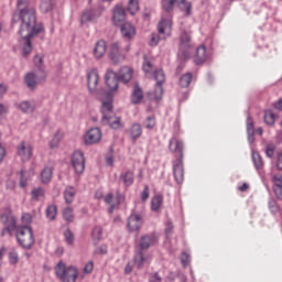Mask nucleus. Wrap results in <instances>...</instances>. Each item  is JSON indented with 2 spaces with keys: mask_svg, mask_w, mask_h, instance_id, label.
<instances>
[{
  "mask_svg": "<svg viewBox=\"0 0 282 282\" xmlns=\"http://www.w3.org/2000/svg\"><path fill=\"white\" fill-rule=\"evenodd\" d=\"M20 28H30L32 25H39L36 19V9L30 7V0H18L17 11L12 14L11 28L18 25Z\"/></svg>",
  "mask_w": 282,
  "mask_h": 282,
  "instance_id": "nucleus-1",
  "label": "nucleus"
},
{
  "mask_svg": "<svg viewBox=\"0 0 282 282\" xmlns=\"http://www.w3.org/2000/svg\"><path fill=\"white\" fill-rule=\"evenodd\" d=\"M33 63L37 70L26 73L24 76V83L31 91H34L39 85H43L47 80V70H45L43 65V56L36 54L33 57Z\"/></svg>",
  "mask_w": 282,
  "mask_h": 282,
  "instance_id": "nucleus-2",
  "label": "nucleus"
},
{
  "mask_svg": "<svg viewBox=\"0 0 282 282\" xmlns=\"http://www.w3.org/2000/svg\"><path fill=\"white\" fill-rule=\"evenodd\" d=\"M18 33L22 41H24L22 56L28 58L32 54V39L39 36V34H45V26L41 22L37 25L20 26Z\"/></svg>",
  "mask_w": 282,
  "mask_h": 282,
  "instance_id": "nucleus-3",
  "label": "nucleus"
},
{
  "mask_svg": "<svg viewBox=\"0 0 282 282\" xmlns=\"http://www.w3.org/2000/svg\"><path fill=\"white\" fill-rule=\"evenodd\" d=\"M55 274L62 282H76V279H78V269L74 265L66 267L65 262L61 260L55 267Z\"/></svg>",
  "mask_w": 282,
  "mask_h": 282,
  "instance_id": "nucleus-4",
  "label": "nucleus"
},
{
  "mask_svg": "<svg viewBox=\"0 0 282 282\" xmlns=\"http://www.w3.org/2000/svg\"><path fill=\"white\" fill-rule=\"evenodd\" d=\"M0 221L6 226L1 230V237H6V235H10L12 237V232L17 230V217L12 215V208L6 207L4 212L0 215Z\"/></svg>",
  "mask_w": 282,
  "mask_h": 282,
  "instance_id": "nucleus-5",
  "label": "nucleus"
},
{
  "mask_svg": "<svg viewBox=\"0 0 282 282\" xmlns=\"http://www.w3.org/2000/svg\"><path fill=\"white\" fill-rule=\"evenodd\" d=\"M18 243L25 250H30L34 246V231L30 226H22L18 229L17 234Z\"/></svg>",
  "mask_w": 282,
  "mask_h": 282,
  "instance_id": "nucleus-6",
  "label": "nucleus"
},
{
  "mask_svg": "<svg viewBox=\"0 0 282 282\" xmlns=\"http://www.w3.org/2000/svg\"><path fill=\"white\" fill-rule=\"evenodd\" d=\"M97 98L101 100V113L102 116H109L113 111V95L111 91L100 88L96 91Z\"/></svg>",
  "mask_w": 282,
  "mask_h": 282,
  "instance_id": "nucleus-7",
  "label": "nucleus"
},
{
  "mask_svg": "<svg viewBox=\"0 0 282 282\" xmlns=\"http://www.w3.org/2000/svg\"><path fill=\"white\" fill-rule=\"evenodd\" d=\"M177 3V0H162L161 6L162 9L165 12H173L175 4ZM178 8L182 10V12H185L186 17H191L193 4L191 2H187L186 0H181L178 2Z\"/></svg>",
  "mask_w": 282,
  "mask_h": 282,
  "instance_id": "nucleus-8",
  "label": "nucleus"
},
{
  "mask_svg": "<svg viewBox=\"0 0 282 282\" xmlns=\"http://www.w3.org/2000/svg\"><path fill=\"white\" fill-rule=\"evenodd\" d=\"M153 78L156 80V86L154 89V100L155 102H160L164 96V83H166V74H164L163 69H156L153 72Z\"/></svg>",
  "mask_w": 282,
  "mask_h": 282,
  "instance_id": "nucleus-9",
  "label": "nucleus"
},
{
  "mask_svg": "<svg viewBox=\"0 0 282 282\" xmlns=\"http://www.w3.org/2000/svg\"><path fill=\"white\" fill-rule=\"evenodd\" d=\"M191 50H193V44H191V33L183 31L180 35L178 54H181L183 58H191Z\"/></svg>",
  "mask_w": 282,
  "mask_h": 282,
  "instance_id": "nucleus-10",
  "label": "nucleus"
},
{
  "mask_svg": "<svg viewBox=\"0 0 282 282\" xmlns=\"http://www.w3.org/2000/svg\"><path fill=\"white\" fill-rule=\"evenodd\" d=\"M159 241H160V236H158V232L155 231L143 235L139 240V250L141 251L149 250V248L153 246H158Z\"/></svg>",
  "mask_w": 282,
  "mask_h": 282,
  "instance_id": "nucleus-11",
  "label": "nucleus"
},
{
  "mask_svg": "<svg viewBox=\"0 0 282 282\" xmlns=\"http://www.w3.org/2000/svg\"><path fill=\"white\" fill-rule=\"evenodd\" d=\"M72 166L77 175L85 173V154L80 150H76L72 155Z\"/></svg>",
  "mask_w": 282,
  "mask_h": 282,
  "instance_id": "nucleus-12",
  "label": "nucleus"
},
{
  "mask_svg": "<svg viewBox=\"0 0 282 282\" xmlns=\"http://www.w3.org/2000/svg\"><path fill=\"white\" fill-rule=\"evenodd\" d=\"M169 150L173 153L176 160H184V142L177 138H172L169 143Z\"/></svg>",
  "mask_w": 282,
  "mask_h": 282,
  "instance_id": "nucleus-13",
  "label": "nucleus"
},
{
  "mask_svg": "<svg viewBox=\"0 0 282 282\" xmlns=\"http://www.w3.org/2000/svg\"><path fill=\"white\" fill-rule=\"evenodd\" d=\"M105 83L110 93L118 91L119 83H120L118 73L113 72V69H108L105 74Z\"/></svg>",
  "mask_w": 282,
  "mask_h": 282,
  "instance_id": "nucleus-14",
  "label": "nucleus"
},
{
  "mask_svg": "<svg viewBox=\"0 0 282 282\" xmlns=\"http://www.w3.org/2000/svg\"><path fill=\"white\" fill-rule=\"evenodd\" d=\"M109 58L113 65H120V63L127 58L124 53L121 52L120 44H118V42L112 43L109 52Z\"/></svg>",
  "mask_w": 282,
  "mask_h": 282,
  "instance_id": "nucleus-15",
  "label": "nucleus"
},
{
  "mask_svg": "<svg viewBox=\"0 0 282 282\" xmlns=\"http://www.w3.org/2000/svg\"><path fill=\"white\" fill-rule=\"evenodd\" d=\"M127 21V8L122 4H117L112 11V23L113 25H122Z\"/></svg>",
  "mask_w": 282,
  "mask_h": 282,
  "instance_id": "nucleus-16",
  "label": "nucleus"
},
{
  "mask_svg": "<svg viewBox=\"0 0 282 282\" xmlns=\"http://www.w3.org/2000/svg\"><path fill=\"white\" fill-rule=\"evenodd\" d=\"M102 140V131L99 128H91L84 135L85 144H98Z\"/></svg>",
  "mask_w": 282,
  "mask_h": 282,
  "instance_id": "nucleus-17",
  "label": "nucleus"
},
{
  "mask_svg": "<svg viewBox=\"0 0 282 282\" xmlns=\"http://www.w3.org/2000/svg\"><path fill=\"white\" fill-rule=\"evenodd\" d=\"M100 80V75L98 74L97 68H93L90 72L87 74V87L88 91L90 94H96L98 90H96V87H98V83Z\"/></svg>",
  "mask_w": 282,
  "mask_h": 282,
  "instance_id": "nucleus-18",
  "label": "nucleus"
},
{
  "mask_svg": "<svg viewBox=\"0 0 282 282\" xmlns=\"http://www.w3.org/2000/svg\"><path fill=\"white\" fill-rule=\"evenodd\" d=\"M142 224H144V221L142 220V215L131 214L128 217L127 228L129 232H138V230L142 228Z\"/></svg>",
  "mask_w": 282,
  "mask_h": 282,
  "instance_id": "nucleus-19",
  "label": "nucleus"
},
{
  "mask_svg": "<svg viewBox=\"0 0 282 282\" xmlns=\"http://www.w3.org/2000/svg\"><path fill=\"white\" fill-rule=\"evenodd\" d=\"M173 175L177 184L184 182V159L173 161Z\"/></svg>",
  "mask_w": 282,
  "mask_h": 282,
  "instance_id": "nucleus-20",
  "label": "nucleus"
},
{
  "mask_svg": "<svg viewBox=\"0 0 282 282\" xmlns=\"http://www.w3.org/2000/svg\"><path fill=\"white\" fill-rule=\"evenodd\" d=\"M17 153L21 158L22 162H28L32 158V145L28 144L25 141H22L17 147Z\"/></svg>",
  "mask_w": 282,
  "mask_h": 282,
  "instance_id": "nucleus-21",
  "label": "nucleus"
},
{
  "mask_svg": "<svg viewBox=\"0 0 282 282\" xmlns=\"http://www.w3.org/2000/svg\"><path fill=\"white\" fill-rule=\"evenodd\" d=\"M101 124H109L110 129H120L122 127V119L117 116H102Z\"/></svg>",
  "mask_w": 282,
  "mask_h": 282,
  "instance_id": "nucleus-22",
  "label": "nucleus"
},
{
  "mask_svg": "<svg viewBox=\"0 0 282 282\" xmlns=\"http://www.w3.org/2000/svg\"><path fill=\"white\" fill-rule=\"evenodd\" d=\"M93 54L97 61H100V58L107 54V42H105V40L97 41L93 50Z\"/></svg>",
  "mask_w": 282,
  "mask_h": 282,
  "instance_id": "nucleus-23",
  "label": "nucleus"
},
{
  "mask_svg": "<svg viewBox=\"0 0 282 282\" xmlns=\"http://www.w3.org/2000/svg\"><path fill=\"white\" fill-rule=\"evenodd\" d=\"M127 134L132 140V142H138L142 138V124L133 123L128 130Z\"/></svg>",
  "mask_w": 282,
  "mask_h": 282,
  "instance_id": "nucleus-24",
  "label": "nucleus"
},
{
  "mask_svg": "<svg viewBox=\"0 0 282 282\" xmlns=\"http://www.w3.org/2000/svg\"><path fill=\"white\" fill-rule=\"evenodd\" d=\"M159 34H166L171 36V30H173V20L162 19L158 24Z\"/></svg>",
  "mask_w": 282,
  "mask_h": 282,
  "instance_id": "nucleus-25",
  "label": "nucleus"
},
{
  "mask_svg": "<svg viewBox=\"0 0 282 282\" xmlns=\"http://www.w3.org/2000/svg\"><path fill=\"white\" fill-rule=\"evenodd\" d=\"M121 25V34L127 41H131L135 36V26L129 22H123Z\"/></svg>",
  "mask_w": 282,
  "mask_h": 282,
  "instance_id": "nucleus-26",
  "label": "nucleus"
},
{
  "mask_svg": "<svg viewBox=\"0 0 282 282\" xmlns=\"http://www.w3.org/2000/svg\"><path fill=\"white\" fill-rule=\"evenodd\" d=\"M144 99V91L142 90V87H140V84H134L132 95H131V102L132 105H140L142 100Z\"/></svg>",
  "mask_w": 282,
  "mask_h": 282,
  "instance_id": "nucleus-27",
  "label": "nucleus"
},
{
  "mask_svg": "<svg viewBox=\"0 0 282 282\" xmlns=\"http://www.w3.org/2000/svg\"><path fill=\"white\" fill-rule=\"evenodd\" d=\"M134 263L138 270H142V268H144V263H151V258L149 256H144V251L139 250L134 256Z\"/></svg>",
  "mask_w": 282,
  "mask_h": 282,
  "instance_id": "nucleus-28",
  "label": "nucleus"
},
{
  "mask_svg": "<svg viewBox=\"0 0 282 282\" xmlns=\"http://www.w3.org/2000/svg\"><path fill=\"white\" fill-rule=\"evenodd\" d=\"M120 182H122L123 186H126V188H129V186H132L135 176L133 174V171L131 170H127L126 172L121 173L119 176Z\"/></svg>",
  "mask_w": 282,
  "mask_h": 282,
  "instance_id": "nucleus-29",
  "label": "nucleus"
},
{
  "mask_svg": "<svg viewBox=\"0 0 282 282\" xmlns=\"http://www.w3.org/2000/svg\"><path fill=\"white\" fill-rule=\"evenodd\" d=\"M54 175V165H46L41 172V182L42 184H50Z\"/></svg>",
  "mask_w": 282,
  "mask_h": 282,
  "instance_id": "nucleus-30",
  "label": "nucleus"
},
{
  "mask_svg": "<svg viewBox=\"0 0 282 282\" xmlns=\"http://www.w3.org/2000/svg\"><path fill=\"white\" fill-rule=\"evenodd\" d=\"M194 63L195 65H204L206 63V45H200L196 48Z\"/></svg>",
  "mask_w": 282,
  "mask_h": 282,
  "instance_id": "nucleus-31",
  "label": "nucleus"
},
{
  "mask_svg": "<svg viewBox=\"0 0 282 282\" xmlns=\"http://www.w3.org/2000/svg\"><path fill=\"white\" fill-rule=\"evenodd\" d=\"M119 80H122V83H129L131 78H133V69H131L129 66H123L119 70L118 75Z\"/></svg>",
  "mask_w": 282,
  "mask_h": 282,
  "instance_id": "nucleus-32",
  "label": "nucleus"
},
{
  "mask_svg": "<svg viewBox=\"0 0 282 282\" xmlns=\"http://www.w3.org/2000/svg\"><path fill=\"white\" fill-rule=\"evenodd\" d=\"M18 108L22 113H34L36 110V104L34 101L24 100L19 104Z\"/></svg>",
  "mask_w": 282,
  "mask_h": 282,
  "instance_id": "nucleus-33",
  "label": "nucleus"
},
{
  "mask_svg": "<svg viewBox=\"0 0 282 282\" xmlns=\"http://www.w3.org/2000/svg\"><path fill=\"white\" fill-rule=\"evenodd\" d=\"M191 83H193V73L191 72L181 75L178 78V87H182V89H188Z\"/></svg>",
  "mask_w": 282,
  "mask_h": 282,
  "instance_id": "nucleus-34",
  "label": "nucleus"
},
{
  "mask_svg": "<svg viewBox=\"0 0 282 282\" xmlns=\"http://www.w3.org/2000/svg\"><path fill=\"white\" fill-rule=\"evenodd\" d=\"M45 215L48 221H56V217H58V206L48 205L45 209Z\"/></svg>",
  "mask_w": 282,
  "mask_h": 282,
  "instance_id": "nucleus-35",
  "label": "nucleus"
},
{
  "mask_svg": "<svg viewBox=\"0 0 282 282\" xmlns=\"http://www.w3.org/2000/svg\"><path fill=\"white\" fill-rule=\"evenodd\" d=\"M102 228L100 226H95L91 230V239H93V243L95 246H98V243H100V241L102 240Z\"/></svg>",
  "mask_w": 282,
  "mask_h": 282,
  "instance_id": "nucleus-36",
  "label": "nucleus"
},
{
  "mask_svg": "<svg viewBox=\"0 0 282 282\" xmlns=\"http://www.w3.org/2000/svg\"><path fill=\"white\" fill-rule=\"evenodd\" d=\"M162 204H164V197L162 195H155L151 200V210L153 213H160Z\"/></svg>",
  "mask_w": 282,
  "mask_h": 282,
  "instance_id": "nucleus-37",
  "label": "nucleus"
},
{
  "mask_svg": "<svg viewBox=\"0 0 282 282\" xmlns=\"http://www.w3.org/2000/svg\"><path fill=\"white\" fill-rule=\"evenodd\" d=\"M43 197H45V188H43V187H34L31 191V199L33 202H41V199H43Z\"/></svg>",
  "mask_w": 282,
  "mask_h": 282,
  "instance_id": "nucleus-38",
  "label": "nucleus"
},
{
  "mask_svg": "<svg viewBox=\"0 0 282 282\" xmlns=\"http://www.w3.org/2000/svg\"><path fill=\"white\" fill-rule=\"evenodd\" d=\"M75 197H76V189H74V187H67L64 191L65 204L67 205L73 204Z\"/></svg>",
  "mask_w": 282,
  "mask_h": 282,
  "instance_id": "nucleus-39",
  "label": "nucleus"
},
{
  "mask_svg": "<svg viewBox=\"0 0 282 282\" xmlns=\"http://www.w3.org/2000/svg\"><path fill=\"white\" fill-rule=\"evenodd\" d=\"M153 61L149 58L147 55L143 56V64H142V69L144 74L149 75L153 73Z\"/></svg>",
  "mask_w": 282,
  "mask_h": 282,
  "instance_id": "nucleus-40",
  "label": "nucleus"
},
{
  "mask_svg": "<svg viewBox=\"0 0 282 282\" xmlns=\"http://www.w3.org/2000/svg\"><path fill=\"white\" fill-rule=\"evenodd\" d=\"M127 10L133 17L137 12H140V1L129 0Z\"/></svg>",
  "mask_w": 282,
  "mask_h": 282,
  "instance_id": "nucleus-41",
  "label": "nucleus"
},
{
  "mask_svg": "<svg viewBox=\"0 0 282 282\" xmlns=\"http://www.w3.org/2000/svg\"><path fill=\"white\" fill-rule=\"evenodd\" d=\"M40 10L43 14H47V12H52V10H54V3H52V0H42L40 3Z\"/></svg>",
  "mask_w": 282,
  "mask_h": 282,
  "instance_id": "nucleus-42",
  "label": "nucleus"
},
{
  "mask_svg": "<svg viewBox=\"0 0 282 282\" xmlns=\"http://www.w3.org/2000/svg\"><path fill=\"white\" fill-rule=\"evenodd\" d=\"M275 120H276V115H274V112H272V110L264 111L265 124H268L269 127H272L274 124Z\"/></svg>",
  "mask_w": 282,
  "mask_h": 282,
  "instance_id": "nucleus-43",
  "label": "nucleus"
},
{
  "mask_svg": "<svg viewBox=\"0 0 282 282\" xmlns=\"http://www.w3.org/2000/svg\"><path fill=\"white\" fill-rule=\"evenodd\" d=\"M63 218L67 224H72L74 221V209L72 207L64 208Z\"/></svg>",
  "mask_w": 282,
  "mask_h": 282,
  "instance_id": "nucleus-44",
  "label": "nucleus"
},
{
  "mask_svg": "<svg viewBox=\"0 0 282 282\" xmlns=\"http://www.w3.org/2000/svg\"><path fill=\"white\" fill-rule=\"evenodd\" d=\"M252 160L256 169L259 171V169H263V159L261 158V154L258 152L252 153Z\"/></svg>",
  "mask_w": 282,
  "mask_h": 282,
  "instance_id": "nucleus-45",
  "label": "nucleus"
},
{
  "mask_svg": "<svg viewBox=\"0 0 282 282\" xmlns=\"http://www.w3.org/2000/svg\"><path fill=\"white\" fill-rule=\"evenodd\" d=\"M65 241L68 246H72L75 241L74 231L72 229H66L64 231Z\"/></svg>",
  "mask_w": 282,
  "mask_h": 282,
  "instance_id": "nucleus-46",
  "label": "nucleus"
},
{
  "mask_svg": "<svg viewBox=\"0 0 282 282\" xmlns=\"http://www.w3.org/2000/svg\"><path fill=\"white\" fill-rule=\"evenodd\" d=\"M9 261L11 265H17L19 263V253L17 251L12 250L9 252Z\"/></svg>",
  "mask_w": 282,
  "mask_h": 282,
  "instance_id": "nucleus-47",
  "label": "nucleus"
},
{
  "mask_svg": "<svg viewBox=\"0 0 282 282\" xmlns=\"http://www.w3.org/2000/svg\"><path fill=\"white\" fill-rule=\"evenodd\" d=\"M274 151H276V145L268 144L265 148L267 158H274Z\"/></svg>",
  "mask_w": 282,
  "mask_h": 282,
  "instance_id": "nucleus-48",
  "label": "nucleus"
},
{
  "mask_svg": "<svg viewBox=\"0 0 282 282\" xmlns=\"http://www.w3.org/2000/svg\"><path fill=\"white\" fill-rule=\"evenodd\" d=\"M28 186V178L25 177V171H20V188H25Z\"/></svg>",
  "mask_w": 282,
  "mask_h": 282,
  "instance_id": "nucleus-49",
  "label": "nucleus"
},
{
  "mask_svg": "<svg viewBox=\"0 0 282 282\" xmlns=\"http://www.w3.org/2000/svg\"><path fill=\"white\" fill-rule=\"evenodd\" d=\"M87 21H94V12L86 11L82 15V22L87 23Z\"/></svg>",
  "mask_w": 282,
  "mask_h": 282,
  "instance_id": "nucleus-50",
  "label": "nucleus"
},
{
  "mask_svg": "<svg viewBox=\"0 0 282 282\" xmlns=\"http://www.w3.org/2000/svg\"><path fill=\"white\" fill-rule=\"evenodd\" d=\"M272 182L273 188L282 187V175H273Z\"/></svg>",
  "mask_w": 282,
  "mask_h": 282,
  "instance_id": "nucleus-51",
  "label": "nucleus"
},
{
  "mask_svg": "<svg viewBox=\"0 0 282 282\" xmlns=\"http://www.w3.org/2000/svg\"><path fill=\"white\" fill-rule=\"evenodd\" d=\"M155 128V117L151 116L147 118L145 129H154Z\"/></svg>",
  "mask_w": 282,
  "mask_h": 282,
  "instance_id": "nucleus-52",
  "label": "nucleus"
},
{
  "mask_svg": "<svg viewBox=\"0 0 282 282\" xmlns=\"http://www.w3.org/2000/svg\"><path fill=\"white\" fill-rule=\"evenodd\" d=\"M181 261H182L183 268H186L188 263H191V256H188V253L186 252H183L181 257Z\"/></svg>",
  "mask_w": 282,
  "mask_h": 282,
  "instance_id": "nucleus-53",
  "label": "nucleus"
},
{
  "mask_svg": "<svg viewBox=\"0 0 282 282\" xmlns=\"http://www.w3.org/2000/svg\"><path fill=\"white\" fill-rule=\"evenodd\" d=\"M149 282H162V276H160L159 272L150 273Z\"/></svg>",
  "mask_w": 282,
  "mask_h": 282,
  "instance_id": "nucleus-54",
  "label": "nucleus"
},
{
  "mask_svg": "<svg viewBox=\"0 0 282 282\" xmlns=\"http://www.w3.org/2000/svg\"><path fill=\"white\" fill-rule=\"evenodd\" d=\"M58 144H61V138H58V133H56L54 135V138L52 139V141L50 142V148L56 149L58 147Z\"/></svg>",
  "mask_w": 282,
  "mask_h": 282,
  "instance_id": "nucleus-55",
  "label": "nucleus"
},
{
  "mask_svg": "<svg viewBox=\"0 0 282 282\" xmlns=\"http://www.w3.org/2000/svg\"><path fill=\"white\" fill-rule=\"evenodd\" d=\"M149 195H150L149 185H144V188L141 192V202H147V199H149Z\"/></svg>",
  "mask_w": 282,
  "mask_h": 282,
  "instance_id": "nucleus-56",
  "label": "nucleus"
},
{
  "mask_svg": "<svg viewBox=\"0 0 282 282\" xmlns=\"http://www.w3.org/2000/svg\"><path fill=\"white\" fill-rule=\"evenodd\" d=\"M116 203L118 206H120V204H122V202H124V194L120 193V189L116 191Z\"/></svg>",
  "mask_w": 282,
  "mask_h": 282,
  "instance_id": "nucleus-57",
  "label": "nucleus"
},
{
  "mask_svg": "<svg viewBox=\"0 0 282 282\" xmlns=\"http://www.w3.org/2000/svg\"><path fill=\"white\" fill-rule=\"evenodd\" d=\"M84 272L85 274H91V272H94V261H89L88 263H86V265L84 267Z\"/></svg>",
  "mask_w": 282,
  "mask_h": 282,
  "instance_id": "nucleus-58",
  "label": "nucleus"
},
{
  "mask_svg": "<svg viewBox=\"0 0 282 282\" xmlns=\"http://www.w3.org/2000/svg\"><path fill=\"white\" fill-rule=\"evenodd\" d=\"M269 208L272 213H279V205H276V200H269Z\"/></svg>",
  "mask_w": 282,
  "mask_h": 282,
  "instance_id": "nucleus-59",
  "label": "nucleus"
},
{
  "mask_svg": "<svg viewBox=\"0 0 282 282\" xmlns=\"http://www.w3.org/2000/svg\"><path fill=\"white\" fill-rule=\"evenodd\" d=\"M173 223L172 221H167L166 223V228H165V235L166 237H171V235H173Z\"/></svg>",
  "mask_w": 282,
  "mask_h": 282,
  "instance_id": "nucleus-60",
  "label": "nucleus"
},
{
  "mask_svg": "<svg viewBox=\"0 0 282 282\" xmlns=\"http://www.w3.org/2000/svg\"><path fill=\"white\" fill-rule=\"evenodd\" d=\"M107 245H101L95 250V254H107Z\"/></svg>",
  "mask_w": 282,
  "mask_h": 282,
  "instance_id": "nucleus-61",
  "label": "nucleus"
},
{
  "mask_svg": "<svg viewBox=\"0 0 282 282\" xmlns=\"http://www.w3.org/2000/svg\"><path fill=\"white\" fill-rule=\"evenodd\" d=\"M276 169H278V171H282V151L278 152Z\"/></svg>",
  "mask_w": 282,
  "mask_h": 282,
  "instance_id": "nucleus-62",
  "label": "nucleus"
},
{
  "mask_svg": "<svg viewBox=\"0 0 282 282\" xmlns=\"http://www.w3.org/2000/svg\"><path fill=\"white\" fill-rule=\"evenodd\" d=\"M22 221L23 224H32V215L30 214H23L22 215Z\"/></svg>",
  "mask_w": 282,
  "mask_h": 282,
  "instance_id": "nucleus-63",
  "label": "nucleus"
},
{
  "mask_svg": "<svg viewBox=\"0 0 282 282\" xmlns=\"http://www.w3.org/2000/svg\"><path fill=\"white\" fill-rule=\"evenodd\" d=\"M273 192L278 199H282V187H273Z\"/></svg>",
  "mask_w": 282,
  "mask_h": 282,
  "instance_id": "nucleus-64",
  "label": "nucleus"
}]
</instances>
